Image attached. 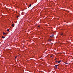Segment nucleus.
Returning <instances> with one entry per match:
<instances>
[{
    "mask_svg": "<svg viewBox=\"0 0 73 73\" xmlns=\"http://www.w3.org/2000/svg\"><path fill=\"white\" fill-rule=\"evenodd\" d=\"M19 16H17V18H19Z\"/></svg>",
    "mask_w": 73,
    "mask_h": 73,
    "instance_id": "nucleus-13",
    "label": "nucleus"
},
{
    "mask_svg": "<svg viewBox=\"0 0 73 73\" xmlns=\"http://www.w3.org/2000/svg\"><path fill=\"white\" fill-rule=\"evenodd\" d=\"M17 58V56H16L15 57V58Z\"/></svg>",
    "mask_w": 73,
    "mask_h": 73,
    "instance_id": "nucleus-15",
    "label": "nucleus"
},
{
    "mask_svg": "<svg viewBox=\"0 0 73 73\" xmlns=\"http://www.w3.org/2000/svg\"><path fill=\"white\" fill-rule=\"evenodd\" d=\"M52 40V39H50L49 40V41H51Z\"/></svg>",
    "mask_w": 73,
    "mask_h": 73,
    "instance_id": "nucleus-12",
    "label": "nucleus"
},
{
    "mask_svg": "<svg viewBox=\"0 0 73 73\" xmlns=\"http://www.w3.org/2000/svg\"><path fill=\"white\" fill-rule=\"evenodd\" d=\"M55 66L56 67V68H57V67L58 66V65H55Z\"/></svg>",
    "mask_w": 73,
    "mask_h": 73,
    "instance_id": "nucleus-3",
    "label": "nucleus"
},
{
    "mask_svg": "<svg viewBox=\"0 0 73 73\" xmlns=\"http://www.w3.org/2000/svg\"><path fill=\"white\" fill-rule=\"evenodd\" d=\"M61 60H60V61H58V63H60V62H61Z\"/></svg>",
    "mask_w": 73,
    "mask_h": 73,
    "instance_id": "nucleus-6",
    "label": "nucleus"
},
{
    "mask_svg": "<svg viewBox=\"0 0 73 73\" xmlns=\"http://www.w3.org/2000/svg\"><path fill=\"white\" fill-rule=\"evenodd\" d=\"M0 43H1V42H0Z\"/></svg>",
    "mask_w": 73,
    "mask_h": 73,
    "instance_id": "nucleus-18",
    "label": "nucleus"
},
{
    "mask_svg": "<svg viewBox=\"0 0 73 73\" xmlns=\"http://www.w3.org/2000/svg\"><path fill=\"white\" fill-rule=\"evenodd\" d=\"M51 57H53V56H51Z\"/></svg>",
    "mask_w": 73,
    "mask_h": 73,
    "instance_id": "nucleus-17",
    "label": "nucleus"
},
{
    "mask_svg": "<svg viewBox=\"0 0 73 73\" xmlns=\"http://www.w3.org/2000/svg\"><path fill=\"white\" fill-rule=\"evenodd\" d=\"M65 64H68V63H66V62H65Z\"/></svg>",
    "mask_w": 73,
    "mask_h": 73,
    "instance_id": "nucleus-9",
    "label": "nucleus"
},
{
    "mask_svg": "<svg viewBox=\"0 0 73 73\" xmlns=\"http://www.w3.org/2000/svg\"><path fill=\"white\" fill-rule=\"evenodd\" d=\"M53 36H54V35H53V34L52 35L50 36V37H53Z\"/></svg>",
    "mask_w": 73,
    "mask_h": 73,
    "instance_id": "nucleus-2",
    "label": "nucleus"
},
{
    "mask_svg": "<svg viewBox=\"0 0 73 73\" xmlns=\"http://www.w3.org/2000/svg\"><path fill=\"white\" fill-rule=\"evenodd\" d=\"M60 35H63V33H61L60 34Z\"/></svg>",
    "mask_w": 73,
    "mask_h": 73,
    "instance_id": "nucleus-11",
    "label": "nucleus"
},
{
    "mask_svg": "<svg viewBox=\"0 0 73 73\" xmlns=\"http://www.w3.org/2000/svg\"><path fill=\"white\" fill-rule=\"evenodd\" d=\"M7 32H9V29H8L7 30Z\"/></svg>",
    "mask_w": 73,
    "mask_h": 73,
    "instance_id": "nucleus-5",
    "label": "nucleus"
},
{
    "mask_svg": "<svg viewBox=\"0 0 73 73\" xmlns=\"http://www.w3.org/2000/svg\"><path fill=\"white\" fill-rule=\"evenodd\" d=\"M38 28H40V26H38Z\"/></svg>",
    "mask_w": 73,
    "mask_h": 73,
    "instance_id": "nucleus-14",
    "label": "nucleus"
},
{
    "mask_svg": "<svg viewBox=\"0 0 73 73\" xmlns=\"http://www.w3.org/2000/svg\"><path fill=\"white\" fill-rule=\"evenodd\" d=\"M53 44V43H51V44H50V45H51V44Z\"/></svg>",
    "mask_w": 73,
    "mask_h": 73,
    "instance_id": "nucleus-16",
    "label": "nucleus"
},
{
    "mask_svg": "<svg viewBox=\"0 0 73 73\" xmlns=\"http://www.w3.org/2000/svg\"><path fill=\"white\" fill-rule=\"evenodd\" d=\"M2 38H5V36H2Z\"/></svg>",
    "mask_w": 73,
    "mask_h": 73,
    "instance_id": "nucleus-7",
    "label": "nucleus"
},
{
    "mask_svg": "<svg viewBox=\"0 0 73 73\" xmlns=\"http://www.w3.org/2000/svg\"><path fill=\"white\" fill-rule=\"evenodd\" d=\"M56 62H58V61H57V60H56V61H55Z\"/></svg>",
    "mask_w": 73,
    "mask_h": 73,
    "instance_id": "nucleus-10",
    "label": "nucleus"
},
{
    "mask_svg": "<svg viewBox=\"0 0 73 73\" xmlns=\"http://www.w3.org/2000/svg\"><path fill=\"white\" fill-rule=\"evenodd\" d=\"M11 26L13 27H14L15 26V25H14V24H13L12 25H11Z\"/></svg>",
    "mask_w": 73,
    "mask_h": 73,
    "instance_id": "nucleus-1",
    "label": "nucleus"
},
{
    "mask_svg": "<svg viewBox=\"0 0 73 73\" xmlns=\"http://www.w3.org/2000/svg\"><path fill=\"white\" fill-rule=\"evenodd\" d=\"M31 5H32L30 4L29 5V7H31Z\"/></svg>",
    "mask_w": 73,
    "mask_h": 73,
    "instance_id": "nucleus-8",
    "label": "nucleus"
},
{
    "mask_svg": "<svg viewBox=\"0 0 73 73\" xmlns=\"http://www.w3.org/2000/svg\"><path fill=\"white\" fill-rule=\"evenodd\" d=\"M3 35H7L6 33H5L4 32L3 33Z\"/></svg>",
    "mask_w": 73,
    "mask_h": 73,
    "instance_id": "nucleus-4",
    "label": "nucleus"
}]
</instances>
